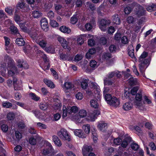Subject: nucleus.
Listing matches in <instances>:
<instances>
[{
    "mask_svg": "<svg viewBox=\"0 0 156 156\" xmlns=\"http://www.w3.org/2000/svg\"><path fill=\"white\" fill-rule=\"evenodd\" d=\"M18 82V83L16 84H13L14 89L15 90H20L21 89L22 82L20 81Z\"/></svg>",
    "mask_w": 156,
    "mask_h": 156,
    "instance_id": "obj_48",
    "label": "nucleus"
},
{
    "mask_svg": "<svg viewBox=\"0 0 156 156\" xmlns=\"http://www.w3.org/2000/svg\"><path fill=\"white\" fill-rule=\"evenodd\" d=\"M5 42V50L7 51V52L9 53V51H8L9 49V45L10 44V39L8 37H4Z\"/></svg>",
    "mask_w": 156,
    "mask_h": 156,
    "instance_id": "obj_32",
    "label": "nucleus"
},
{
    "mask_svg": "<svg viewBox=\"0 0 156 156\" xmlns=\"http://www.w3.org/2000/svg\"><path fill=\"white\" fill-rule=\"evenodd\" d=\"M60 30L64 33L69 34L71 32L70 29L68 27L62 26L59 28Z\"/></svg>",
    "mask_w": 156,
    "mask_h": 156,
    "instance_id": "obj_31",
    "label": "nucleus"
},
{
    "mask_svg": "<svg viewBox=\"0 0 156 156\" xmlns=\"http://www.w3.org/2000/svg\"><path fill=\"white\" fill-rule=\"evenodd\" d=\"M98 128L100 130L104 131L107 128V124L104 122H101L98 124Z\"/></svg>",
    "mask_w": 156,
    "mask_h": 156,
    "instance_id": "obj_21",
    "label": "nucleus"
},
{
    "mask_svg": "<svg viewBox=\"0 0 156 156\" xmlns=\"http://www.w3.org/2000/svg\"><path fill=\"white\" fill-rule=\"evenodd\" d=\"M122 142V139L119 138H117L114 140V143L116 145H120Z\"/></svg>",
    "mask_w": 156,
    "mask_h": 156,
    "instance_id": "obj_58",
    "label": "nucleus"
},
{
    "mask_svg": "<svg viewBox=\"0 0 156 156\" xmlns=\"http://www.w3.org/2000/svg\"><path fill=\"white\" fill-rule=\"evenodd\" d=\"M91 106L95 108H98V104L97 101L94 99H92L90 101Z\"/></svg>",
    "mask_w": 156,
    "mask_h": 156,
    "instance_id": "obj_42",
    "label": "nucleus"
},
{
    "mask_svg": "<svg viewBox=\"0 0 156 156\" xmlns=\"http://www.w3.org/2000/svg\"><path fill=\"white\" fill-rule=\"evenodd\" d=\"M44 82L48 86L51 88H53L55 87V85L53 83L51 80L47 79H44Z\"/></svg>",
    "mask_w": 156,
    "mask_h": 156,
    "instance_id": "obj_36",
    "label": "nucleus"
},
{
    "mask_svg": "<svg viewBox=\"0 0 156 156\" xmlns=\"http://www.w3.org/2000/svg\"><path fill=\"white\" fill-rule=\"evenodd\" d=\"M111 23L110 20L102 19L100 21L98 26L99 28L102 31H105L106 29L107 26L108 25Z\"/></svg>",
    "mask_w": 156,
    "mask_h": 156,
    "instance_id": "obj_5",
    "label": "nucleus"
},
{
    "mask_svg": "<svg viewBox=\"0 0 156 156\" xmlns=\"http://www.w3.org/2000/svg\"><path fill=\"white\" fill-rule=\"evenodd\" d=\"M22 137V135L18 131H16L13 136V139L19 141Z\"/></svg>",
    "mask_w": 156,
    "mask_h": 156,
    "instance_id": "obj_26",
    "label": "nucleus"
},
{
    "mask_svg": "<svg viewBox=\"0 0 156 156\" xmlns=\"http://www.w3.org/2000/svg\"><path fill=\"white\" fill-rule=\"evenodd\" d=\"M105 99L108 104L115 107L119 106L120 104L118 98L115 97H112L110 94H106Z\"/></svg>",
    "mask_w": 156,
    "mask_h": 156,
    "instance_id": "obj_2",
    "label": "nucleus"
},
{
    "mask_svg": "<svg viewBox=\"0 0 156 156\" xmlns=\"http://www.w3.org/2000/svg\"><path fill=\"white\" fill-rule=\"evenodd\" d=\"M29 97L32 100L35 101H38L40 98V97L37 96L34 93L32 92H30L29 93Z\"/></svg>",
    "mask_w": 156,
    "mask_h": 156,
    "instance_id": "obj_34",
    "label": "nucleus"
},
{
    "mask_svg": "<svg viewBox=\"0 0 156 156\" xmlns=\"http://www.w3.org/2000/svg\"><path fill=\"white\" fill-rule=\"evenodd\" d=\"M131 7L129 6H127L124 9L125 13L126 14H129L131 12L132 9H133L134 6H132L131 5H130Z\"/></svg>",
    "mask_w": 156,
    "mask_h": 156,
    "instance_id": "obj_43",
    "label": "nucleus"
},
{
    "mask_svg": "<svg viewBox=\"0 0 156 156\" xmlns=\"http://www.w3.org/2000/svg\"><path fill=\"white\" fill-rule=\"evenodd\" d=\"M64 87L66 89H72L73 88L74 85L70 82H66L64 84Z\"/></svg>",
    "mask_w": 156,
    "mask_h": 156,
    "instance_id": "obj_39",
    "label": "nucleus"
},
{
    "mask_svg": "<svg viewBox=\"0 0 156 156\" xmlns=\"http://www.w3.org/2000/svg\"><path fill=\"white\" fill-rule=\"evenodd\" d=\"M77 21V18L76 16L73 15L70 19V22L72 24H75Z\"/></svg>",
    "mask_w": 156,
    "mask_h": 156,
    "instance_id": "obj_57",
    "label": "nucleus"
},
{
    "mask_svg": "<svg viewBox=\"0 0 156 156\" xmlns=\"http://www.w3.org/2000/svg\"><path fill=\"white\" fill-rule=\"evenodd\" d=\"M15 114L13 112H9L7 115V118L9 120H13L15 118Z\"/></svg>",
    "mask_w": 156,
    "mask_h": 156,
    "instance_id": "obj_49",
    "label": "nucleus"
},
{
    "mask_svg": "<svg viewBox=\"0 0 156 156\" xmlns=\"http://www.w3.org/2000/svg\"><path fill=\"white\" fill-rule=\"evenodd\" d=\"M89 64L90 66L93 68H96L98 66V65L97 64V62L94 60L91 61L90 62Z\"/></svg>",
    "mask_w": 156,
    "mask_h": 156,
    "instance_id": "obj_51",
    "label": "nucleus"
},
{
    "mask_svg": "<svg viewBox=\"0 0 156 156\" xmlns=\"http://www.w3.org/2000/svg\"><path fill=\"white\" fill-rule=\"evenodd\" d=\"M82 128L86 134H88L90 133V126L89 124H87L83 126Z\"/></svg>",
    "mask_w": 156,
    "mask_h": 156,
    "instance_id": "obj_40",
    "label": "nucleus"
},
{
    "mask_svg": "<svg viewBox=\"0 0 156 156\" xmlns=\"http://www.w3.org/2000/svg\"><path fill=\"white\" fill-rule=\"evenodd\" d=\"M52 140L55 144L58 147H61L62 144L60 140L56 136H52Z\"/></svg>",
    "mask_w": 156,
    "mask_h": 156,
    "instance_id": "obj_22",
    "label": "nucleus"
},
{
    "mask_svg": "<svg viewBox=\"0 0 156 156\" xmlns=\"http://www.w3.org/2000/svg\"><path fill=\"white\" fill-rule=\"evenodd\" d=\"M58 135L62 140L70 141V140L69 136L67 131L64 129H61L58 132Z\"/></svg>",
    "mask_w": 156,
    "mask_h": 156,
    "instance_id": "obj_4",
    "label": "nucleus"
},
{
    "mask_svg": "<svg viewBox=\"0 0 156 156\" xmlns=\"http://www.w3.org/2000/svg\"><path fill=\"white\" fill-rule=\"evenodd\" d=\"M74 133L76 136L82 138H85L86 136V135L83 132L81 129H75L74 131Z\"/></svg>",
    "mask_w": 156,
    "mask_h": 156,
    "instance_id": "obj_14",
    "label": "nucleus"
},
{
    "mask_svg": "<svg viewBox=\"0 0 156 156\" xmlns=\"http://www.w3.org/2000/svg\"><path fill=\"white\" fill-rule=\"evenodd\" d=\"M42 16V12L38 10H34L32 12V16L35 18H38Z\"/></svg>",
    "mask_w": 156,
    "mask_h": 156,
    "instance_id": "obj_28",
    "label": "nucleus"
},
{
    "mask_svg": "<svg viewBox=\"0 0 156 156\" xmlns=\"http://www.w3.org/2000/svg\"><path fill=\"white\" fill-rule=\"evenodd\" d=\"M44 37H42L41 39H39L38 42H36L43 48H44L46 47L47 44L46 37L44 35Z\"/></svg>",
    "mask_w": 156,
    "mask_h": 156,
    "instance_id": "obj_9",
    "label": "nucleus"
},
{
    "mask_svg": "<svg viewBox=\"0 0 156 156\" xmlns=\"http://www.w3.org/2000/svg\"><path fill=\"white\" fill-rule=\"evenodd\" d=\"M131 139V138L130 137H126L122 141L121 146L123 148L126 147L128 143L130 142Z\"/></svg>",
    "mask_w": 156,
    "mask_h": 156,
    "instance_id": "obj_23",
    "label": "nucleus"
},
{
    "mask_svg": "<svg viewBox=\"0 0 156 156\" xmlns=\"http://www.w3.org/2000/svg\"><path fill=\"white\" fill-rule=\"evenodd\" d=\"M17 63V66L19 68H22L23 67V64L24 61L23 59H17L16 60Z\"/></svg>",
    "mask_w": 156,
    "mask_h": 156,
    "instance_id": "obj_54",
    "label": "nucleus"
},
{
    "mask_svg": "<svg viewBox=\"0 0 156 156\" xmlns=\"http://www.w3.org/2000/svg\"><path fill=\"white\" fill-rule=\"evenodd\" d=\"M145 62H139L140 63L139 64L140 71L143 75L145 69L147 67L150 62L149 60H146Z\"/></svg>",
    "mask_w": 156,
    "mask_h": 156,
    "instance_id": "obj_6",
    "label": "nucleus"
},
{
    "mask_svg": "<svg viewBox=\"0 0 156 156\" xmlns=\"http://www.w3.org/2000/svg\"><path fill=\"white\" fill-rule=\"evenodd\" d=\"M104 83L105 85H111L113 84V82L112 80L106 79L104 80Z\"/></svg>",
    "mask_w": 156,
    "mask_h": 156,
    "instance_id": "obj_59",
    "label": "nucleus"
},
{
    "mask_svg": "<svg viewBox=\"0 0 156 156\" xmlns=\"http://www.w3.org/2000/svg\"><path fill=\"white\" fill-rule=\"evenodd\" d=\"M14 19L16 22L19 24L21 23L20 22L23 20V18L22 15L20 14L16 11Z\"/></svg>",
    "mask_w": 156,
    "mask_h": 156,
    "instance_id": "obj_10",
    "label": "nucleus"
},
{
    "mask_svg": "<svg viewBox=\"0 0 156 156\" xmlns=\"http://www.w3.org/2000/svg\"><path fill=\"white\" fill-rule=\"evenodd\" d=\"M40 108L43 110H46L48 108V105L47 103H40L39 105Z\"/></svg>",
    "mask_w": 156,
    "mask_h": 156,
    "instance_id": "obj_50",
    "label": "nucleus"
},
{
    "mask_svg": "<svg viewBox=\"0 0 156 156\" xmlns=\"http://www.w3.org/2000/svg\"><path fill=\"white\" fill-rule=\"evenodd\" d=\"M79 114L80 118H84L87 115V112L86 110L82 109L79 111Z\"/></svg>",
    "mask_w": 156,
    "mask_h": 156,
    "instance_id": "obj_47",
    "label": "nucleus"
},
{
    "mask_svg": "<svg viewBox=\"0 0 156 156\" xmlns=\"http://www.w3.org/2000/svg\"><path fill=\"white\" fill-rule=\"evenodd\" d=\"M88 81L87 79H83L81 82V86L83 89H86L88 87Z\"/></svg>",
    "mask_w": 156,
    "mask_h": 156,
    "instance_id": "obj_38",
    "label": "nucleus"
},
{
    "mask_svg": "<svg viewBox=\"0 0 156 156\" xmlns=\"http://www.w3.org/2000/svg\"><path fill=\"white\" fill-rule=\"evenodd\" d=\"M133 107L132 103L130 102H127L123 104L122 108L125 111H128L132 109Z\"/></svg>",
    "mask_w": 156,
    "mask_h": 156,
    "instance_id": "obj_16",
    "label": "nucleus"
},
{
    "mask_svg": "<svg viewBox=\"0 0 156 156\" xmlns=\"http://www.w3.org/2000/svg\"><path fill=\"white\" fill-rule=\"evenodd\" d=\"M25 23H22L19 24V26L20 27L21 29L25 32H27L28 31L27 27L24 26Z\"/></svg>",
    "mask_w": 156,
    "mask_h": 156,
    "instance_id": "obj_53",
    "label": "nucleus"
},
{
    "mask_svg": "<svg viewBox=\"0 0 156 156\" xmlns=\"http://www.w3.org/2000/svg\"><path fill=\"white\" fill-rule=\"evenodd\" d=\"M29 142L32 145H34L36 143V140L34 137H31L29 139Z\"/></svg>",
    "mask_w": 156,
    "mask_h": 156,
    "instance_id": "obj_60",
    "label": "nucleus"
},
{
    "mask_svg": "<svg viewBox=\"0 0 156 156\" xmlns=\"http://www.w3.org/2000/svg\"><path fill=\"white\" fill-rule=\"evenodd\" d=\"M128 80L129 84L131 86L136 85L138 83L137 79L136 78H134L133 77L130 78Z\"/></svg>",
    "mask_w": 156,
    "mask_h": 156,
    "instance_id": "obj_27",
    "label": "nucleus"
},
{
    "mask_svg": "<svg viewBox=\"0 0 156 156\" xmlns=\"http://www.w3.org/2000/svg\"><path fill=\"white\" fill-rule=\"evenodd\" d=\"M10 29L12 34H16L18 36H20L17 27L14 25H12L10 26Z\"/></svg>",
    "mask_w": 156,
    "mask_h": 156,
    "instance_id": "obj_19",
    "label": "nucleus"
},
{
    "mask_svg": "<svg viewBox=\"0 0 156 156\" xmlns=\"http://www.w3.org/2000/svg\"><path fill=\"white\" fill-rule=\"evenodd\" d=\"M135 98L137 101H141L142 98V95L141 91L139 90L138 93L136 94Z\"/></svg>",
    "mask_w": 156,
    "mask_h": 156,
    "instance_id": "obj_52",
    "label": "nucleus"
},
{
    "mask_svg": "<svg viewBox=\"0 0 156 156\" xmlns=\"http://www.w3.org/2000/svg\"><path fill=\"white\" fill-rule=\"evenodd\" d=\"M106 4L105 2H103L98 8L97 12L99 14H101V11L104 10V9L106 7Z\"/></svg>",
    "mask_w": 156,
    "mask_h": 156,
    "instance_id": "obj_37",
    "label": "nucleus"
},
{
    "mask_svg": "<svg viewBox=\"0 0 156 156\" xmlns=\"http://www.w3.org/2000/svg\"><path fill=\"white\" fill-rule=\"evenodd\" d=\"M147 11L149 12L154 10H156V5L155 4H152L151 5H149L146 8Z\"/></svg>",
    "mask_w": 156,
    "mask_h": 156,
    "instance_id": "obj_45",
    "label": "nucleus"
},
{
    "mask_svg": "<svg viewBox=\"0 0 156 156\" xmlns=\"http://www.w3.org/2000/svg\"><path fill=\"white\" fill-rule=\"evenodd\" d=\"M16 42L17 44L20 46H23L25 44V42L23 38H19L16 39Z\"/></svg>",
    "mask_w": 156,
    "mask_h": 156,
    "instance_id": "obj_35",
    "label": "nucleus"
},
{
    "mask_svg": "<svg viewBox=\"0 0 156 156\" xmlns=\"http://www.w3.org/2000/svg\"><path fill=\"white\" fill-rule=\"evenodd\" d=\"M96 52V50L94 48H92L89 49L88 51L86 54V57L87 58L89 59L91 57V56L95 54Z\"/></svg>",
    "mask_w": 156,
    "mask_h": 156,
    "instance_id": "obj_24",
    "label": "nucleus"
},
{
    "mask_svg": "<svg viewBox=\"0 0 156 156\" xmlns=\"http://www.w3.org/2000/svg\"><path fill=\"white\" fill-rule=\"evenodd\" d=\"M40 23L42 29L44 31H47L48 30V27L46 19L45 18H42L41 20Z\"/></svg>",
    "mask_w": 156,
    "mask_h": 156,
    "instance_id": "obj_8",
    "label": "nucleus"
},
{
    "mask_svg": "<svg viewBox=\"0 0 156 156\" xmlns=\"http://www.w3.org/2000/svg\"><path fill=\"white\" fill-rule=\"evenodd\" d=\"M131 148L134 151H136L139 148V146L138 144L135 143H132L131 145Z\"/></svg>",
    "mask_w": 156,
    "mask_h": 156,
    "instance_id": "obj_56",
    "label": "nucleus"
},
{
    "mask_svg": "<svg viewBox=\"0 0 156 156\" xmlns=\"http://www.w3.org/2000/svg\"><path fill=\"white\" fill-rule=\"evenodd\" d=\"M131 5L134 6L135 7L134 11L135 14L137 17L140 18L146 15V11L140 5L136 2H133L131 4Z\"/></svg>",
    "mask_w": 156,
    "mask_h": 156,
    "instance_id": "obj_1",
    "label": "nucleus"
},
{
    "mask_svg": "<svg viewBox=\"0 0 156 156\" xmlns=\"http://www.w3.org/2000/svg\"><path fill=\"white\" fill-rule=\"evenodd\" d=\"M38 52L40 54V55L44 59V61L45 62H48V59L43 52L41 51L40 50H38Z\"/></svg>",
    "mask_w": 156,
    "mask_h": 156,
    "instance_id": "obj_41",
    "label": "nucleus"
},
{
    "mask_svg": "<svg viewBox=\"0 0 156 156\" xmlns=\"http://www.w3.org/2000/svg\"><path fill=\"white\" fill-rule=\"evenodd\" d=\"M82 150L83 156H86L88 153L92 151L93 149L90 146L85 145L83 147Z\"/></svg>",
    "mask_w": 156,
    "mask_h": 156,
    "instance_id": "obj_11",
    "label": "nucleus"
},
{
    "mask_svg": "<svg viewBox=\"0 0 156 156\" xmlns=\"http://www.w3.org/2000/svg\"><path fill=\"white\" fill-rule=\"evenodd\" d=\"M112 20L114 23L117 25H119L121 22L117 14H115L112 16Z\"/></svg>",
    "mask_w": 156,
    "mask_h": 156,
    "instance_id": "obj_29",
    "label": "nucleus"
},
{
    "mask_svg": "<svg viewBox=\"0 0 156 156\" xmlns=\"http://www.w3.org/2000/svg\"><path fill=\"white\" fill-rule=\"evenodd\" d=\"M100 114V112L97 110H94V111L90 112L87 118L88 120L94 121L96 119V116Z\"/></svg>",
    "mask_w": 156,
    "mask_h": 156,
    "instance_id": "obj_7",
    "label": "nucleus"
},
{
    "mask_svg": "<svg viewBox=\"0 0 156 156\" xmlns=\"http://www.w3.org/2000/svg\"><path fill=\"white\" fill-rule=\"evenodd\" d=\"M102 57L106 60H108L111 57V55L109 53H105L103 55Z\"/></svg>",
    "mask_w": 156,
    "mask_h": 156,
    "instance_id": "obj_63",
    "label": "nucleus"
},
{
    "mask_svg": "<svg viewBox=\"0 0 156 156\" xmlns=\"http://www.w3.org/2000/svg\"><path fill=\"white\" fill-rule=\"evenodd\" d=\"M1 128L2 130L4 132H6L8 129V127L7 125L5 124H2L1 126Z\"/></svg>",
    "mask_w": 156,
    "mask_h": 156,
    "instance_id": "obj_61",
    "label": "nucleus"
},
{
    "mask_svg": "<svg viewBox=\"0 0 156 156\" xmlns=\"http://www.w3.org/2000/svg\"><path fill=\"white\" fill-rule=\"evenodd\" d=\"M58 40L64 48H67L68 43L66 39L60 36L58 37Z\"/></svg>",
    "mask_w": 156,
    "mask_h": 156,
    "instance_id": "obj_12",
    "label": "nucleus"
},
{
    "mask_svg": "<svg viewBox=\"0 0 156 156\" xmlns=\"http://www.w3.org/2000/svg\"><path fill=\"white\" fill-rule=\"evenodd\" d=\"M134 48L132 45H129L128 48V52L129 55L132 58H135L134 53Z\"/></svg>",
    "mask_w": 156,
    "mask_h": 156,
    "instance_id": "obj_20",
    "label": "nucleus"
},
{
    "mask_svg": "<svg viewBox=\"0 0 156 156\" xmlns=\"http://www.w3.org/2000/svg\"><path fill=\"white\" fill-rule=\"evenodd\" d=\"M8 70V76H12L15 74L18 73L17 68L13 67V68H9V69H7Z\"/></svg>",
    "mask_w": 156,
    "mask_h": 156,
    "instance_id": "obj_25",
    "label": "nucleus"
},
{
    "mask_svg": "<svg viewBox=\"0 0 156 156\" xmlns=\"http://www.w3.org/2000/svg\"><path fill=\"white\" fill-rule=\"evenodd\" d=\"M50 23L51 25L54 27H56L59 26L58 23L55 20H51Z\"/></svg>",
    "mask_w": 156,
    "mask_h": 156,
    "instance_id": "obj_55",
    "label": "nucleus"
},
{
    "mask_svg": "<svg viewBox=\"0 0 156 156\" xmlns=\"http://www.w3.org/2000/svg\"><path fill=\"white\" fill-rule=\"evenodd\" d=\"M138 90V87H134L131 89V94L133 95H134L136 94Z\"/></svg>",
    "mask_w": 156,
    "mask_h": 156,
    "instance_id": "obj_64",
    "label": "nucleus"
},
{
    "mask_svg": "<svg viewBox=\"0 0 156 156\" xmlns=\"http://www.w3.org/2000/svg\"><path fill=\"white\" fill-rule=\"evenodd\" d=\"M67 109L68 113L71 114L72 113H75L77 112L78 108L77 106H73L71 107H67Z\"/></svg>",
    "mask_w": 156,
    "mask_h": 156,
    "instance_id": "obj_18",
    "label": "nucleus"
},
{
    "mask_svg": "<svg viewBox=\"0 0 156 156\" xmlns=\"http://www.w3.org/2000/svg\"><path fill=\"white\" fill-rule=\"evenodd\" d=\"M18 6L22 9L24 11H27L29 10V6L23 2L19 4Z\"/></svg>",
    "mask_w": 156,
    "mask_h": 156,
    "instance_id": "obj_30",
    "label": "nucleus"
},
{
    "mask_svg": "<svg viewBox=\"0 0 156 156\" xmlns=\"http://www.w3.org/2000/svg\"><path fill=\"white\" fill-rule=\"evenodd\" d=\"M8 67L7 69L13 68V67L16 68L15 66V62L14 60L11 58L8 57Z\"/></svg>",
    "mask_w": 156,
    "mask_h": 156,
    "instance_id": "obj_17",
    "label": "nucleus"
},
{
    "mask_svg": "<svg viewBox=\"0 0 156 156\" xmlns=\"http://www.w3.org/2000/svg\"><path fill=\"white\" fill-rule=\"evenodd\" d=\"M121 75L119 72L116 71L109 73L108 75V79L112 78L115 76H116L118 78H119L121 77Z\"/></svg>",
    "mask_w": 156,
    "mask_h": 156,
    "instance_id": "obj_15",
    "label": "nucleus"
},
{
    "mask_svg": "<svg viewBox=\"0 0 156 156\" xmlns=\"http://www.w3.org/2000/svg\"><path fill=\"white\" fill-rule=\"evenodd\" d=\"M32 112L34 114L35 116L38 118H40L41 113L38 110L32 111Z\"/></svg>",
    "mask_w": 156,
    "mask_h": 156,
    "instance_id": "obj_62",
    "label": "nucleus"
},
{
    "mask_svg": "<svg viewBox=\"0 0 156 156\" xmlns=\"http://www.w3.org/2000/svg\"><path fill=\"white\" fill-rule=\"evenodd\" d=\"M63 114L62 117L64 118L67 116V114H69L68 112L67 107L66 108V106L64 105L63 106Z\"/></svg>",
    "mask_w": 156,
    "mask_h": 156,
    "instance_id": "obj_46",
    "label": "nucleus"
},
{
    "mask_svg": "<svg viewBox=\"0 0 156 156\" xmlns=\"http://www.w3.org/2000/svg\"><path fill=\"white\" fill-rule=\"evenodd\" d=\"M147 55V53L145 51H144L139 57V62H146L145 60H149V62H150L151 60V58L150 57L148 58H145Z\"/></svg>",
    "mask_w": 156,
    "mask_h": 156,
    "instance_id": "obj_13",
    "label": "nucleus"
},
{
    "mask_svg": "<svg viewBox=\"0 0 156 156\" xmlns=\"http://www.w3.org/2000/svg\"><path fill=\"white\" fill-rule=\"evenodd\" d=\"M91 86H92V88L95 90L96 91V92H94V93L96 94H97L98 95H99L100 92L99 86L96 83L93 82L91 83Z\"/></svg>",
    "mask_w": 156,
    "mask_h": 156,
    "instance_id": "obj_33",
    "label": "nucleus"
},
{
    "mask_svg": "<svg viewBox=\"0 0 156 156\" xmlns=\"http://www.w3.org/2000/svg\"><path fill=\"white\" fill-rule=\"evenodd\" d=\"M39 32L37 30L32 31L29 33V34L30 37L35 42H38L39 39H41L42 37H44V34L42 33H40L39 34Z\"/></svg>",
    "mask_w": 156,
    "mask_h": 156,
    "instance_id": "obj_3",
    "label": "nucleus"
},
{
    "mask_svg": "<svg viewBox=\"0 0 156 156\" xmlns=\"http://www.w3.org/2000/svg\"><path fill=\"white\" fill-rule=\"evenodd\" d=\"M2 106L5 108H9L12 107V104L11 103L7 101H3L2 102Z\"/></svg>",
    "mask_w": 156,
    "mask_h": 156,
    "instance_id": "obj_44",
    "label": "nucleus"
}]
</instances>
